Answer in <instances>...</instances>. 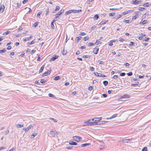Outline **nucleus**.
<instances>
[{
  "label": "nucleus",
  "instance_id": "obj_1",
  "mask_svg": "<svg viewBox=\"0 0 151 151\" xmlns=\"http://www.w3.org/2000/svg\"><path fill=\"white\" fill-rule=\"evenodd\" d=\"M81 9H79L78 10L71 9L66 12L65 13V16H66L68 14H70L72 13H78L79 12H81Z\"/></svg>",
  "mask_w": 151,
  "mask_h": 151
},
{
  "label": "nucleus",
  "instance_id": "obj_2",
  "mask_svg": "<svg viewBox=\"0 0 151 151\" xmlns=\"http://www.w3.org/2000/svg\"><path fill=\"white\" fill-rule=\"evenodd\" d=\"M91 119H93L92 121V123H91L90 124H88L86 125H87V126H91V125H97V124H100V123H99V122H95V119L94 118Z\"/></svg>",
  "mask_w": 151,
  "mask_h": 151
},
{
  "label": "nucleus",
  "instance_id": "obj_3",
  "mask_svg": "<svg viewBox=\"0 0 151 151\" xmlns=\"http://www.w3.org/2000/svg\"><path fill=\"white\" fill-rule=\"evenodd\" d=\"M74 140L77 142L79 141V140L82 139V138L80 136H75L73 137Z\"/></svg>",
  "mask_w": 151,
  "mask_h": 151
},
{
  "label": "nucleus",
  "instance_id": "obj_4",
  "mask_svg": "<svg viewBox=\"0 0 151 151\" xmlns=\"http://www.w3.org/2000/svg\"><path fill=\"white\" fill-rule=\"evenodd\" d=\"M99 50V48L98 47H96L94 49L93 52L94 53L96 54L98 53Z\"/></svg>",
  "mask_w": 151,
  "mask_h": 151
},
{
  "label": "nucleus",
  "instance_id": "obj_5",
  "mask_svg": "<svg viewBox=\"0 0 151 151\" xmlns=\"http://www.w3.org/2000/svg\"><path fill=\"white\" fill-rule=\"evenodd\" d=\"M58 57V56L57 55H55L54 56L52 57L51 58L50 60V61H52L55 60L57 59Z\"/></svg>",
  "mask_w": 151,
  "mask_h": 151
},
{
  "label": "nucleus",
  "instance_id": "obj_6",
  "mask_svg": "<svg viewBox=\"0 0 151 151\" xmlns=\"http://www.w3.org/2000/svg\"><path fill=\"white\" fill-rule=\"evenodd\" d=\"M48 135L51 137H54L55 135V133L53 131H50L48 133Z\"/></svg>",
  "mask_w": 151,
  "mask_h": 151
},
{
  "label": "nucleus",
  "instance_id": "obj_7",
  "mask_svg": "<svg viewBox=\"0 0 151 151\" xmlns=\"http://www.w3.org/2000/svg\"><path fill=\"white\" fill-rule=\"evenodd\" d=\"M33 126L31 125H30V126H29L28 127H27V128H23V130L25 131H28L29 129L31 128Z\"/></svg>",
  "mask_w": 151,
  "mask_h": 151
},
{
  "label": "nucleus",
  "instance_id": "obj_8",
  "mask_svg": "<svg viewBox=\"0 0 151 151\" xmlns=\"http://www.w3.org/2000/svg\"><path fill=\"white\" fill-rule=\"evenodd\" d=\"M5 7L4 5H1L0 7V12L2 13L4 11Z\"/></svg>",
  "mask_w": 151,
  "mask_h": 151
},
{
  "label": "nucleus",
  "instance_id": "obj_9",
  "mask_svg": "<svg viewBox=\"0 0 151 151\" xmlns=\"http://www.w3.org/2000/svg\"><path fill=\"white\" fill-rule=\"evenodd\" d=\"M101 117L100 118H95V122H96L98 123L99 122V123H100V122H99L100 120H101Z\"/></svg>",
  "mask_w": 151,
  "mask_h": 151
},
{
  "label": "nucleus",
  "instance_id": "obj_10",
  "mask_svg": "<svg viewBox=\"0 0 151 151\" xmlns=\"http://www.w3.org/2000/svg\"><path fill=\"white\" fill-rule=\"evenodd\" d=\"M50 73V70H48L47 72H45L42 75V76H47L48 74H49Z\"/></svg>",
  "mask_w": 151,
  "mask_h": 151
},
{
  "label": "nucleus",
  "instance_id": "obj_11",
  "mask_svg": "<svg viewBox=\"0 0 151 151\" xmlns=\"http://www.w3.org/2000/svg\"><path fill=\"white\" fill-rule=\"evenodd\" d=\"M108 21V20L103 19L102 21L99 24V25H102L104 24H105Z\"/></svg>",
  "mask_w": 151,
  "mask_h": 151
},
{
  "label": "nucleus",
  "instance_id": "obj_12",
  "mask_svg": "<svg viewBox=\"0 0 151 151\" xmlns=\"http://www.w3.org/2000/svg\"><path fill=\"white\" fill-rule=\"evenodd\" d=\"M81 36L77 37L76 38V42L77 43H78L79 42V40H81Z\"/></svg>",
  "mask_w": 151,
  "mask_h": 151
},
{
  "label": "nucleus",
  "instance_id": "obj_13",
  "mask_svg": "<svg viewBox=\"0 0 151 151\" xmlns=\"http://www.w3.org/2000/svg\"><path fill=\"white\" fill-rule=\"evenodd\" d=\"M93 120V119H90L88 120L85 122L84 123H89V124H90L91 123H92V121Z\"/></svg>",
  "mask_w": 151,
  "mask_h": 151
},
{
  "label": "nucleus",
  "instance_id": "obj_14",
  "mask_svg": "<svg viewBox=\"0 0 151 151\" xmlns=\"http://www.w3.org/2000/svg\"><path fill=\"white\" fill-rule=\"evenodd\" d=\"M69 143L70 144L73 145H76L77 144V143L76 142L72 141H70Z\"/></svg>",
  "mask_w": 151,
  "mask_h": 151
},
{
  "label": "nucleus",
  "instance_id": "obj_15",
  "mask_svg": "<svg viewBox=\"0 0 151 151\" xmlns=\"http://www.w3.org/2000/svg\"><path fill=\"white\" fill-rule=\"evenodd\" d=\"M122 96L123 98H128L130 97V96L127 94H125V95H124Z\"/></svg>",
  "mask_w": 151,
  "mask_h": 151
},
{
  "label": "nucleus",
  "instance_id": "obj_16",
  "mask_svg": "<svg viewBox=\"0 0 151 151\" xmlns=\"http://www.w3.org/2000/svg\"><path fill=\"white\" fill-rule=\"evenodd\" d=\"M44 66H45L44 65H43L42 66V67H41V68H40L39 70V73H41L42 72V71L44 69Z\"/></svg>",
  "mask_w": 151,
  "mask_h": 151
},
{
  "label": "nucleus",
  "instance_id": "obj_17",
  "mask_svg": "<svg viewBox=\"0 0 151 151\" xmlns=\"http://www.w3.org/2000/svg\"><path fill=\"white\" fill-rule=\"evenodd\" d=\"M150 6V4L148 2L144 4L143 5V6L145 7H148L149 6Z\"/></svg>",
  "mask_w": 151,
  "mask_h": 151
},
{
  "label": "nucleus",
  "instance_id": "obj_18",
  "mask_svg": "<svg viewBox=\"0 0 151 151\" xmlns=\"http://www.w3.org/2000/svg\"><path fill=\"white\" fill-rule=\"evenodd\" d=\"M37 133H33L31 135V138L32 139L35 136H36L37 135Z\"/></svg>",
  "mask_w": 151,
  "mask_h": 151
},
{
  "label": "nucleus",
  "instance_id": "obj_19",
  "mask_svg": "<svg viewBox=\"0 0 151 151\" xmlns=\"http://www.w3.org/2000/svg\"><path fill=\"white\" fill-rule=\"evenodd\" d=\"M60 9V7L58 6H57L56 7L55 9V11H53V13H55V11H58Z\"/></svg>",
  "mask_w": 151,
  "mask_h": 151
},
{
  "label": "nucleus",
  "instance_id": "obj_20",
  "mask_svg": "<svg viewBox=\"0 0 151 151\" xmlns=\"http://www.w3.org/2000/svg\"><path fill=\"white\" fill-rule=\"evenodd\" d=\"M90 145V143H85L82 144L81 146L82 147H85L87 145Z\"/></svg>",
  "mask_w": 151,
  "mask_h": 151
},
{
  "label": "nucleus",
  "instance_id": "obj_21",
  "mask_svg": "<svg viewBox=\"0 0 151 151\" xmlns=\"http://www.w3.org/2000/svg\"><path fill=\"white\" fill-rule=\"evenodd\" d=\"M60 77L59 76H57L55 77L54 78V80H58L60 79Z\"/></svg>",
  "mask_w": 151,
  "mask_h": 151
},
{
  "label": "nucleus",
  "instance_id": "obj_22",
  "mask_svg": "<svg viewBox=\"0 0 151 151\" xmlns=\"http://www.w3.org/2000/svg\"><path fill=\"white\" fill-rule=\"evenodd\" d=\"M101 73H98L97 72L94 73V75L96 76L100 77L101 76L100 74Z\"/></svg>",
  "mask_w": 151,
  "mask_h": 151
},
{
  "label": "nucleus",
  "instance_id": "obj_23",
  "mask_svg": "<svg viewBox=\"0 0 151 151\" xmlns=\"http://www.w3.org/2000/svg\"><path fill=\"white\" fill-rule=\"evenodd\" d=\"M35 43V42L34 40H32L31 42H28L27 43V46H29L30 45H32V44H34Z\"/></svg>",
  "mask_w": 151,
  "mask_h": 151
},
{
  "label": "nucleus",
  "instance_id": "obj_24",
  "mask_svg": "<svg viewBox=\"0 0 151 151\" xmlns=\"http://www.w3.org/2000/svg\"><path fill=\"white\" fill-rule=\"evenodd\" d=\"M99 16L98 15L96 14L94 15L93 19L94 20H97L98 19Z\"/></svg>",
  "mask_w": 151,
  "mask_h": 151
},
{
  "label": "nucleus",
  "instance_id": "obj_25",
  "mask_svg": "<svg viewBox=\"0 0 151 151\" xmlns=\"http://www.w3.org/2000/svg\"><path fill=\"white\" fill-rule=\"evenodd\" d=\"M118 116L117 114H114L112 116H111V117H110L109 118V119H112L116 117V116Z\"/></svg>",
  "mask_w": 151,
  "mask_h": 151
},
{
  "label": "nucleus",
  "instance_id": "obj_26",
  "mask_svg": "<svg viewBox=\"0 0 151 151\" xmlns=\"http://www.w3.org/2000/svg\"><path fill=\"white\" fill-rule=\"evenodd\" d=\"M137 0H133L132 1V3L133 4H138L137 3Z\"/></svg>",
  "mask_w": 151,
  "mask_h": 151
},
{
  "label": "nucleus",
  "instance_id": "obj_27",
  "mask_svg": "<svg viewBox=\"0 0 151 151\" xmlns=\"http://www.w3.org/2000/svg\"><path fill=\"white\" fill-rule=\"evenodd\" d=\"M103 83L104 84V86H106L108 85V82L107 81H103Z\"/></svg>",
  "mask_w": 151,
  "mask_h": 151
},
{
  "label": "nucleus",
  "instance_id": "obj_28",
  "mask_svg": "<svg viewBox=\"0 0 151 151\" xmlns=\"http://www.w3.org/2000/svg\"><path fill=\"white\" fill-rule=\"evenodd\" d=\"M16 126L18 128H20L23 127L24 125L22 124H17L16 125Z\"/></svg>",
  "mask_w": 151,
  "mask_h": 151
},
{
  "label": "nucleus",
  "instance_id": "obj_29",
  "mask_svg": "<svg viewBox=\"0 0 151 151\" xmlns=\"http://www.w3.org/2000/svg\"><path fill=\"white\" fill-rule=\"evenodd\" d=\"M98 63L100 65H104V61H100V60H99L98 61Z\"/></svg>",
  "mask_w": 151,
  "mask_h": 151
},
{
  "label": "nucleus",
  "instance_id": "obj_30",
  "mask_svg": "<svg viewBox=\"0 0 151 151\" xmlns=\"http://www.w3.org/2000/svg\"><path fill=\"white\" fill-rule=\"evenodd\" d=\"M147 21L146 20H144L142 22H140V24H145L146 23Z\"/></svg>",
  "mask_w": 151,
  "mask_h": 151
},
{
  "label": "nucleus",
  "instance_id": "obj_31",
  "mask_svg": "<svg viewBox=\"0 0 151 151\" xmlns=\"http://www.w3.org/2000/svg\"><path fill=\"white\" fill-rule=\"evenodd\" d=\"M63 13V11L61 12L59 11L58 13L55 14V16H59Z\"/></svg>",
  "mask_w": 151,
  "mask_h": 151
},
{
  "label": "nucleus",
  "instance_id": "obj_32",
  "mask_svg": "<svg viewBox=\"0 0 151 151\" xmlns=\"http://www.w3.org/2000/svg\"><path fill=\"white\" fill-rule=\"evenodd\" d=\"M49 119L50 120H53L55 122H57V120L56 119H55L53 118H49Z\"/></svg>",
  "mask_w": 151,
  "mask_h": 151
},
{
  "label": "nucleus",
  "instance_id": "obj_33",
  "mask_svg": "<svg viewBox=\"0 0 151 151\" xmlns=\"http://www.w3.org/2000/svg\"><path fill=\"white\" fill-rule=\"evenodd\" d=\"M145 8L142 7H139L138 8L139 10L141 11H143L145 9Z\"/></svg>",
  "mask_w": 151,
  "mask_h": 151
},
{
  "label": "nucleus",
  "instance_id": "obj_34",
  "mask_svg": "<svg viewBox=\"0 0 151 151\" xmlns=\"http://www.w3.org/2000/svg\"><path fill=\"white\" fill-rule=\"evenodd\" d=\"M10 33V32L9 31H7L6 32H4L3 33V35H6L9 34Z\"/></svg>",
  "mask_w": 151,
  "mask_h": 151
},
{
  "label": "nucleus",
  "instance_id": "obj_35",
  "mask_svg": "<svg viewBox=\"0 0 151 151\" xmlns=\"http://www.w3.org/2000/svg\"><path fill=\"white\" fill-rule=\"evenodd\" d=\"M51 26L52 29H53L55 27L53 22H51Z\"/></svg>",
  "mask_w": 151,
  "mask_h": 151
},
{
  "label": "nucleus",
  "instance_id": "obj_36",
  "mask_svg": "<svg viewBox=\"0 0 151 151\" xmlns=\"http://www.w3.org/2000/svg\"><path fill=\"white\" fill-rule=\"evenodd\" d=\"M89 37L88 36H86V37H85L84 39V41H86L88 40L89 39Z\"/></svg>",
  "mask_w": 151,
  "mask_h": 151
},
{
  "label": "nucleus",
  "instance_id": "obj_37",
  "mask_svg": "<svg viewBox=\"0 0 151 151\" xmlns=\"http://www.w3.org/2000/svg\"><path fill=\"white\" fill-rule=\"evenodd\" d=\"M6 51V50L5 49H4L3 50H0V53H3L5 52Z\"/></svg>",
  "mask_w": 151,
  "mask_h": 151
},
{
  "label": "nucleus",
  "instance_id": "obj_38",
  "mask_svg": "<svg viewBox=\"0 0 151 151\" xmlns=\"http://www.w3.org/2000/svg\"><path fill=\"white\" fill-rule=\"evenodd\" d=\"M46 81L44 79H41L40 80V82L44 84L46 82Z\"/></svg>",
  "mask_w": 151,
  "mask_h": 151
},
{
  "label": "nucleus",
  "instance_id": "obj_39",
  "mask_svg": "<svg viewBox=\"0 0 151 151\" xmlns=\"http://www.w3.org/2000/svg\"><path fill=\"white\" fill-rule=\"evenodd\" d=\"M89 69L90 70L92 71H94L95 70V68L93 67H90L89 68Z\"/></svg>",
  "mask_w": 151,
  "mask_h": 151
},
{
  "label": "nucleus",
  "instance_id": "obj_40",
  "mask_svg": "<svg viewBox=\"0 0 151 151\" xmlns=\"http://www.w3.org/2000/svg\"><path fill=\"white\" fill-rule=\"evenodd\" d=\"M115 14V13H111L109 14V16L110 17L113 16Z\"/></svg>",
  "mask_w": 151,
  "mask_h": 151
},
{
  "label": "nucleus",
  "instance_id": "obj_41",
  "mask_svg": "<svg viewBox=\"0 0 151 151\" xmlns=\"http://www.w3.org/2000/svg\"><path fill=\"white\" fill-rule=\"evenodd\" d=\"M67 53V52L66 51L63 50L62 51V54L63 55H65Z\"/></svg>",
  "mask_w": 151,
  "mask_h": 151
},
{
  "label": "nucleus",
  "instance_id": "obj_42",
  "mask_svg": "<svg viewBox=\"0 0 151 151\" xmlns=\"http://www.w3.org/2000/svg\"><path fill=\"white\" fill-rule=\"evenodd\" d=\"M90 56L89 55H84L82 57L83 58H88L90 57Z\"/></svg>",
  "mask_w": 151,
  "mask_h": 151
},
{
  "label": "nucleus",
  "instance_id": "obj_43",
  "mask_svg": "<svg viewBox=\"0 0 151 151\" xmlns=\"http://www.w3.org/2000/svg\"><path fill=\"white\" fill-rule=\"evenodd\" d=\"M127 75L129 76H131L132 75V72H130L127 73Z\"/></svg>",
  "mask_w": 151,
  "mask_h": 151
},
{
  "label": "nucleus",
  "instance_id": "obj_44",
  "mask_svg": "<svg viewBox=\"0 0 151 151\" xmlns=\"http://www.w3.org/2000/svg\"><path fill=\"white\" fill-rule=\"evenodd\" d=\"M133 11H134L133 9H131V10H128L126 11L127 12V13L128 14L131 12H133Z\"/></svg>",
  "mask_w": 151,
  "mask_h": 151
},
{
  "label": "nucleus",
  "instance_id": "obj_45",
  "mask_svg": "<svg viewBox=\"0 0 151 151\" xmlns=\"http://www.w3.org/2000/svg\"><path fill=\"white\" fill-rule=\"evenodd\" d=\"M142 151H147V148L146 147H144L142 150Z\"/></svg>",
  "mask_w": 151,
  "mask_h": 151
},
{
  "label": "nucleus",
  "instance_id": "obj_46",
  "mask_svg": "<svg viewBox=\"0 0 151 151\" xmlns=\"http://www.w3.org/2000/svg\"><path fill=\"white\" fill-rule=\"evenodd\" d=\"M42 13V12H39V13L37 14V17H39L40 16L41 14Z\"/></svg>",
  "mask_w": 151,
  "mask_h": 151
},
{
  "label": "nucleus",
  "instance_id": "obj_47",
  "mask_svg": "<svg viewBox=\"0 0 151 151\" xmlns=\"http://www.w3.org/2000/svg\"><path fill=\"white\" fill-rule=\"evenodd\" d=\"M99 41H100V40L99 39H98L96 40V42L95 43V44H96V45H98L99 44Z\"/></svg>",
  "mask_w": 151,
  "mask_h": 151
},
{
  "label": "nucleus",
  "instance_id": "obj_48",
  "mask_svg": "<svg viewBox=\"0 0 151 151\" xmlns=\"http://www.w3.org/2000/svg\"><path fill=\"white\" fill-rule=\"evenodd\" d=\"M145 39L143 40L144 41L147 42L150 39V38L149 37L146 38V37H145Z\"/></svg>",
  "mask_w": 151,
  "mask_h": 151
},
{
  "label": "nucleus",
  "instance_id": "obj_49",
  "mask_svg": "<svg viewBox=\"0 0 151 151\" xmlns=\"http://www.w3.org/2000/svg\"><path fill=\"white\" fill-rule=\"evenodd\" d=\"M125 75V73H122L120 74V76H124Z\"/></svg>",
  "mask_w": 151,
  "mask_h": 151
},
{
  "label": "nucleus",
  "instance_id": "obj_50",
  "mask_svg": "<svg viewBox=\"0 0 151 151\" xmlns=\"http://www.w3.org/2000/svg\"><path fill=\"white\" fill-rule=\"evenodd\" d=\"M37 23H38V22H37L36 23H35L33 25V26L34 27H37L38 25V24Z\"/></svg>",
  "mask_w": 151,
  "mask_h": 151
},
{
  "label": "nucleus",
  "instance_id": "obj_51",
  "mask_svg": "<svg viewBox=\"0 0 151 151\" xmlns=\"http://www.w3.org/2000/svg\"><path fill=\"white\" fill-rule=\"evenodd\" d=\"M121 141L122 142H127V140L126 139H122Z\"/></svg>",
  "mask_w": 151,
  "mask_h": 151
},
{
  "label": "nucleus",
  "instance_id": "obj_52",
  "mask_svg": "<svg viewBox=\"0 0 151 151\" xmlns=\"http://www.w3.org/2000/svg\"><path fill=\"white\" fill-rule=\"evenodd\" d=\"M6 147H0V150L4 149H6Z\"/></svg>",
  "mask_w": 151,
  "mask_h": 151
},
{
  "label": "nucleus",
  "instance_id": "obj_53",
  "mask_svg": "<svg viewBox=\"0 0 151 151\" xmlns=\"http://www.w3.org/2000/svg\"><path fill=\"white\" fill-rule=\"evenodd\" d=\"M134 43L133 42H130V44H129L130 46H133L134 45Z\"/></svg>",
  "mask_w": 151,
  "mask_h": 151
},
{
  "label": "nucleus",
  "instance_id": "obj_54",
  "mask_svg": "<svg viewBox=\"0 0 151 151\" xmlns=\"http://www.w3.org/2000/svg\"><path fill=\"white\" fill-rule=\"evenodd\" d=\"M80 35H86V33L85 32H82L80 34Z\"/></svg>",
  "mask_w": 151,
  "mask_h": 151
},
{
  "label": "nucleus",
  "instance_id": "obj_55",
  "mask_svg": "<svg viewBox=\"0 0 151 151\" xmlns=\"http://www.w3.org/2000/svg\"><path fill=\"white\" fill-rule=\"evenodd\" d=\"M94 45V43L92 42H90L88 43V46H91L92 45Z\"/></svg>",
  "mask_w": 151,
  "mask_h": 151
},
{
  "label": "nucleus",
  "instance_id": "obj_56",
  "mask_svg": "<svg viewBox=\"0 0 151 151\" xmlns=\"http://www.w3.org/2000/svg\"><path fill=\"white\" fill-rule=\"evenodd\" d=\"M118 76L117 75H114L113 77V78L114 79H116L118 78Z\"/></svg>",
  "mask_w": 151,
  "mask_h": 151
},
{
  "label": "nucleus",
  "instance_id": "obj_57",
  "mask_svg": "<svg viewBox=\"0 0 151 151\" xmlns=\"http://www.w3.org/2000/svg\"><path fill=\"white\" fill-rule=\"evenodd\" d=\"M93 89V87L92 86H90L88 88V90L89 91H91Z\"/></svg>",
  "mask_w": 151,
  "mask_h": 151
},
{
  "label": "nucleus",
  "instance_id": "obj_58",
  "mask_svg": "<svg viewBox=\"0 0 151 151\" xmlns=\"http://www.w3.org/2000/svg\"><path fill=\"white\" fill-rule=\"evenodd\" d=\"M124 41V39L123 38H121L119 40V41L120 42H123Z\"/></svg>",
  "mask_w": 151,
  "mask_h": 151
},
{
  "label": "nucleus",
  "instance_id": "obj_59",
  "mask_svg": "<svg viewBox=\"0 0 151 151\" xmlns=\"http://www.w3.org/2000/svg\"><path fill=\"white\" fill-rule=\"evenodd\" d=\"M48 95L50 97H53L54 96L53 94L50 93Z\"/></svg>",
  "mask_w": 151,
  "mask_h": 151
},
{
  "label": "nucleus",
  "instance_id": "obj_60",
  "mask_svg": "<svg viewBox=\"0 0 151 151\" xmlns=\"http://www.w3.org/2000/svg\"><path fill=\"white\" fill-rule=\"evenodd\" d=\"M129 20H124V22L127 23H129Z\"/></svg>",
  "mask_w": 151,
  "mask_h": 151
},
{
  "label": "nucleus",
  "instance_id": "obj_61",
  "mask_svg": "<svg viewBox=\"0 0 151 151\" xmlns=\"http://www.w3.org/2000/svg\"><path fill=\"white\" fill-rule=\"evenodd\" d=\"M28 1V0H24L23 2L22 3L23 4H25Z\"/></svg>",
  "mask_w": 151,
  "mask_h": 151
},
{
  "label": "nucleus",
  "instance_id": "obj_62",
  "mask_svg": "<svg viewBox=\"0 0 151 151\" xmlns=\"http://www.w3.org/2000/svg\"><path fill=\"white\" fill-rule=\"evenodd\" d=\"M86 48V47L85 46H82L81 47V49L82 50L83 49H85Z\"/></svg>",
  "mask_w": 151,
  "mask_h": 151
},
{
  "label": "nucleus",
  "instance_id": "obj_63",
  "mask_svg": "<svg viewBox=\"0 0 151 151\" xmlns=\"http://www.w3.org/2000/svg\"><path fill=\"white\" fill-rule=\"evenodd\" d=\"M76 54L77 55H79L80 54V51H79V50H78L76 52Z\"/></svg>",
  "mask_w": 151,
  "mask_h": 151
},
{
  "label": "nucleus",
  "instance_id": "obj_64",
  "mask_svg": "<svg viewBox=\"0 0 151 151\" xmlns=\"http://www.w3.org/2000/svg\"><path fill=\"white\" fill-rule=\"evenodd\" d=\"M102 95L104 98H106L107 97V95L106 94H103Z\"/></svg>",
  "mask_w": 151,
  "mask_h": 151
}]
</instances>
